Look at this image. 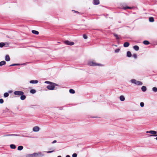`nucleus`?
Here are the masks:
<instances>
[{"label": "nucleus", "mask_w": 157, "mask_h": 157, "mask_svg": "<svg viewBox=\"0 0 157 157\" xmlns=\"http://www.w3.org/2000/svg\"><path fill=\"white\" fill-rule=\"evenodd\" d=\"M130 82H131L138 86L142 85L143 84L141 82L136 81L135 79H132L130 80Z\"/></svg>", "instance_id": "1"}, {"label": "nucleus", "mask_w": 157, "mask_h": 157, "mask_svg": "<svg viewBox=\"0 0 157 157\" xmlns=\"http://www.w3.org/2000/svg\"><path fill=\"white\" fill-rule=\"evenodd\" d=\"M146 133H149L150 134H152V135H149L150 136H155V135H157V132L153 130H151L149 131H147L146 132Z\"/></svg>", "instance_id": "2"}, {"label": "nucleus", "mask_w": 157, "mask_h": 157, "mask_svg": "<svg viewBox=\"0 0 157 157\" xmlns=\"http://www.w3.org/2000/svg\"><path fill=\"white\" fill-rule=\"evenodd\" d=\"M88 65L92 66H101V64L99 63H96L94 62L93 61H90L88 62Z\"/></svg>", "instance_id": "3"}, {"label": "nucleus", "mask_w": 157, "mask_h": 157, "mask_svg": "<svg viewBox=\"0 0 157 157\" xmlns=\"http://www.w3.org/2000/svg\"><path fill=\"white\" fill-rule=\"evenodd\" d=\"M44 155V154H42L40 152L34 153V157H41L43 156Z\"/></svg>", "instance_id": "4"}, {"label": "nucleus", "mask_w": 157, "mask_h": 157, "mask_svg": "<svg viewBox=\"0 0 157 157\" xmlns=\"http://www.w3.org/2000/svg\"><path fill=\"white\" fill-rule=\"evenodd\" d=\"M14 94L15 95L21 96V94H24V93L22 91H16L14 92Z\"/></svg>", "instance_id": "5"}, {"label": "nucleus", "mask_w": 157, "mask_h": 157, "mask_svg": "<svg viewBox=\"0 0 157 157\" xmlns=\"http://www.w3.org/2000/svg\"><path fill=\"white\" fill-rule=\"evenodd\" d=\"M64 42L66 44L70 46L73 45L74 44V42L67 40L65 41Z\"/></svg>", "instance_id": "6"}, {"label": "nucleus", "mask_w": 157, "mask_h": 157, "mask_svg": "<svg viewBox=\"0 0 157 157\" xmlns=\"http://www.w3.org/2000/svg\"><path fill=\"white\" fill-rule=\"evenodd\" d=\"M9 45V43H4L3 42L0 43V48H2L4 46L8 47Z\"/></svg>", "instance_id": "7"}, {"label": "nucleus", "mask_w": 157, "mask_h": 157, "mask_svg": "<svg viewBox=\"0 0 157 157\" xmlns=\"http://www.w3.org/2000/svg\"><path fill=\"white\" fill-rule=\"evenodd\" d=\"M46 87L49 90H52L54 89L55 87L53 85H50L47 86Z\"/></svg>", "instance_id": "8"}, {"label": "nucleus", "mask_w": 157, "mask_h": 157, "mask_svg": "<svg viewBox=\"0 0 157 157\" xmlns=\"http://www.w3.org/2000/svg\"><path fill=\"white\" fill-rule=\"evenodd\" d=\"M40 129V128L38 126H35L33 128V131L35 132H38Z\"/></svg>", "instance_id": "9"}, {"label": "nucleus", "mask_w": 157, "mask_h": 157, "mask_svg": "<svg viewBox=\"0 0 157 157\" xmlns=\"http://www.w3.org/2000/svg\"><path fill=\"white\" fill-rule=\"evenodd\" d=\"M19 135L18 134H6L3 136H19Z\"/></svg>", "instance_id": "10"}, {"label": "nucleus", "mask_w": 157, "mask_h": 157, "mask_svg": "<svg viewBox=\"0 0 157 157\" xmlns=\"http://www.w3.org/2000/svg\"><path fill=\"white\" fill-rule=\"evenodd\" d=\"M100 3L99 0H93V4L94 5H98Z\"/></svg>", "instance_id": "11"}, {"label": "nucleus", "mask_w": 157, "mask_h": 157, "mask_svg": "<svg viewBox=\"0 0 157 157\" xmlns=\"http://www.w3.org/2000/svg\"><path fill=\"white\" fill-rule=\"evenodd\" d=\"M5 60L6 61H9L10 60V58L8 55H6L5 56Z\"/></svg>", "instance_id": "12"}, {"label": "nucleus", "mask_w": 157, "mask_h": 157, "mask_svg": "<svg viewBox=\"0 0 157 157\" xmlns=\"http://www.w3.org/2000/svg\"><path fill=\"white\" fill-rule=\"evenodd\" d=\"M38 82L37 80H32L30 81L29 82L31 84H36Z\"/></svg>", "instance_id": "13"}, {"label": "nucleus", "mask_w": 157, "mask_h": 157, "mask_svg": "<svg viewBox=\"0 0 157 157\" xmlns=\"http://www.w3.org/2000/svg\"><path fill=\"white\" fill-rule=\"evenodd\" d=\"M129 45H130V44L129 43V42H125L123 46H124V47L126 48V47H127L128 46H129Z\"/></svg>", "instance_id": "14"}, {"label": "nucleus", "mask_w": 157, "mask_h": 157, "mask_svg": "<svg viewBox=\"0 0 157 157\" xmlns=\"http://www.w3.org/2000/svg\"><path fill=\"white\" fill-rule=\"evenodd\" d=\"M141 90L143 92H145L147 90V88L146 86H143L141 87Z\"/></svg>", "instance_id": "15"}, {"label": "nucleus", "mask_w": 157, "mask_h": 157, "mask_svg": "<svg viewBox=\"0 0 157 157\" xmlns=\"http://www.w3.org/2000/svg\"><path fill=\"white\" fill-rule=\"evenodd\" d=\"M26 98V97L24 94H21L20 97V99L21 100H25Z\"/></svg>", "instance_id": "16"}, {"label": "nucleus", "mask_w": 157, "mask_h": 157, "mask_svg": "<svg viewBox=\"0 0 157 157\" xmlns=\"http://www.w3.org/2000/svg\"><path fill=\"white\" fill-rule=\"evenodd\" d=\"M127 57H130L132 56V54L131 52L129 51H128L127 52Z\"/></svg>", "instance_id": "17"}, {"label": "nucleus", "mask_w": 157, "mask_h": 157, "mask_svg": "<svg viewBox=\"0 0 157 157\" xmlns=\"http://www.w3.org/2000/svg\"><path fill=\"white\" fill-rule=\"evenodd\" d=\"M122 9L123 10H126L127 9H132V7H129V6H126L125 7H122Z\"/></svg>", "instance_id": "18"}, {"label": "nucleus", "mask_w": 157, "mask_h": 157, "mask_svg": "<svg viewBox=\"0 0 157 157\" xmlns=\"http://www.w3.org/2000/svg\"><path fill=\"white\" fill-rule=\"evenodd\" d=\"M6 63L5 61H2L0 62V66H2L6 64Z\"/></svg>", "instance_id": "19"}, {"label": "nucleus", "mask_w": 157, "mask_h": 157, "mask_svg": "<svg viewBox=\"0 0 157 157\" xmlns=\"http://www.w3.org/2000/svg\"><path fill=\"white\" fill-rule=\"evenodd\" d=\"M32 32L33 33L36 35H38L39 33V32L38 31L35 30H32Z\"/></svg>", "instance_id": "20"}, {"label": "nucleus", "mask_w": 157, "mask_h": 157, "mask_svg": "<svg viewBox=\"0 0 157 157\" xmlns=\"http://www.w3.org/2000/svg\"><path fill=\"white\" fill-rule=\"evenodd\" d=\"M133 49L136 51H137L139 50V48L138 46L137 45H135L133 47Z\"/></svg>", "instance_id": "21"}, {"label": "nucleus", "mask_w": 157, "mask_h": 157, "mask_svg": "<svg viewBox=\"0 0 157 157\" xmlns=\"http://www.w3.org/2000/svg\"><path fill=\"white\" fill-rule=\"evenodd\" d=\"M143 43L145 45H147L150 44V42L149 41L146 40L143 42Z\"/></svg>", "instance_id": "22"}, {"label": "nucleus", "mask_w": 157, "mask_h": 157, "mask_svg": "<svg viewBox=\"0 0 157 157\" xmlns=\"http://www.w3.org/2000/svg\"><path fill=\"white\" fill-rule=\"evenodd\" d=\"M120 99L121 101H123L125 100V98L123 96L121 95L120 97Z\"/></svg>", "instance_id": "23"}, {"label": "nucleus", "mask_w": 157, "mask_h": 157, "mask_svg": "<svg viewBox=\"0 0 157 157\" xmlns=\"http://www.w3.org/2000/svg\"><path fill=\"white\" fill-rule=\"evenodd\" d=\"M10 147L11 149H15L16 148V146L13 144H10Z\"/></svg>", "instance_id": "24"}, {"label": "nucleus", "mask_w": 157, "mask_h": 157, "mask_svg": "<svg viewBox=\"0 0 157 157\" xmlns=\"http://www.w3.org/2000/svg\"><path fill=\"white\" fill-rule=\"evenodd\" d=\"M149 21L150 22H153L154 21V18L152 17H150L149 18Z\"/></svg>", "instance_id": "25"}, {"label": "nucleus", "mask_w": 157, "mask_h": 157, "mask_svg": "<svg viewBox=\"0 0 157 157\" xmlns=\"http://www.w3.org/2000/svg\"><path fill=\"white\" fill-rule=\"evenodd\" d=\"M23 147L22 146H19L17 147V150L19 151H21L23 149Z\"/></svg>", "instance_id": "26"}, {"label": "nucleus", "mask_w": 157, "mask_h": 157, "mask_svg": "<svg viewBox=\"0 0 157 157\" xmlns=\"http://www.w3.org/2000/svg\"><path fill=\"white\" fill-rule=\"evenodd\" d=\"M26 157H34V153L32 154H29L26 155Z\"/></svg>", "instance_id": "27"}, {"label": "nucleus", "mask_w": 157, "mask_h": 157, "mask_svg": "<svg viewBox=\"0 0 157 157\" xmlns=\"http://www.w3.org/2000/svg\"><path fill=\"white\" fill-rule=\"evenodd\" d=\"M113 36L116 37L117 39H120V37L117 34H116L115 33H113Z\"/></svg>", "instance_id": "28"}, {"label": "nucleus", "mask_w": 157, "mask_h": 157, "mask_svg": "<svg viewBox=\"0 0 157 157\" xmlns=\"http://www.w3.org/2000/svg\"><path fill=\"white\" fill-rule=\"evenodd\" d=\"M69 92L71 94H74L75 93V91L72 89H70L69 90Z\"/></svg>", "instance_id": "29"}, {"label": "nucleus", "mask_w": 157, "mask_h": 157, "mask_svg": "<svg viewBox=\"0 0 157 157\" xmlns=\"http://www.w3.org/2000/svg\"><path fill=\"white\" fill-rule=\"evenodd\" d=\"M30 92L32 94H34L36 92V91L34 89H31L30 90Z\"/></svg>", "instance_id": "30"}, {"label": "nucleus", "mask_w": 157, "mask_h": 157, "mask_svg": "<svg viewBox=\"0 0 157 157\" xmlns=\"http://www.w3.org/2000/svg\"><path fill=\"white\" fill-rule=\"evenodd\" d=\"M9 95V94L7 92L5 93L4 94V96L5 98L8 97Z\"/></svg>", "instance_id": "31"}, {"label": "nucleus", "mask_w": 157, "mask_h": 157, "mask_svg": "<svg viewBox=\"0 0 157 157\" xmlns=\"http://www.w3.org/2000/svg\"><path fill=\"white\" fill-rule=\"evenodd\" d=\"M20 64L19 63H14V64H11L9 66V67H11V66H19L20 65Z\"/></svg>", "instance_id": "32"}, {"label": "nucleus", "mask_w": 157, "mask_h": 157, "mask_svg": "<svg viewBox=\"0 0 157 157\" xmlns=\"http://www.w3.org/2000/svg\"><path fill=\"white\" fill-rule=\"evenodd\" d=\"M45 83L49 85H52L53 84V82L48 81H45Z\"/></svg>", "instance_id": "33"}, {"label": "nucleus", "mask_w": 157, "mask_h": 157, "mask_svg": "<svg viewBox=\"0 0 157 157\" xmlns=\"http://www.w3.org/2000/svg\"><path fill=\"white\" fill-rule=\"evenodd\" d=\"M152 90L154 92H157V88L156 87H153L152 89Z\"/></svg>", "instance_id": "34"}, {"label": "nucleus", "mask_w": 157, "mask_h": 157, "mask_svg": "<svg viewBox=\"0 0 157 157\" xmlns=\"http://www.w3.org/2000/svg\"><path fill=\"white\" fill-rule=\"evenodd\" d=\"M120 51V49L119 48H117V49H116L115 50V53H118L119 51Z\"/></svg>", "instance_id": "35"}, {"label": "nucleus", "mask_w": 157, "mask_h": 157, "mask_svg": "<svg viewBox=\"0 0 157 157\" xmlns=\"http://www.w3.org/2000/svg\"><path fill=\"white\" fill-rule=\"evenodd\" d=\"M140 106L141 107H143L144 106V102H140Z\"/></svg>", "instance_id": "36"}, {"label": "nucleus", "mask_w": 157, "mask_h": 157, "mask_svg": "<svg viewBox=\"0 0 157 157\" xmlns=\"http://www.w3.org/2000/svg\"><path fill=\"white\" fill-rule=\"evenodd\" d=\"M133 56L135 59H136L137 58V55L136 54H133Z\"/></svg>", "instance_id": "37"}, {"label": "nucleus", "mask_w": 157, "mask_h": 157, "mask_svg": "<svg viewBox=\"0 0 157 157\" xmlns=\"http://www.w3.org/2000/svg\"><path fill=\"white\" fill-rule=\"evenodd\" d=\"M83 37L84 39H86L87 38V36L86 34L83 35Z\"/></svg>", "instance_id": "38"}, {"label": "nucleus", "mask_w": 157, "mask_h": 157, "mask_svg": "<svg viewBox=\"0 0 157 157\" xmlns=\"http://www.w3.org/2000/svg\"><path fill=\"white\" fill-rule=\"evenodd\" d=\"M3 102H4V100H3V99H2V98L0 99V103L2 104L3 103Z\"/></svg>", "instance_id": "39"}, {"label": "nucleus", "mask_w": 157, "mask_h": 157, "mask_svg": "<svg viewBox=\"0 0 157 157\" xmlns=\"http://www.w3.org/2000/svg\"><path fill=\"white\" fill-rule=\"evenodd\" d=\"M72 157H77V154L75 153L73 154L72 155Z\"/></svg>", "instance_id": "40"}, {"label": "nucleus", "mask_w": 157, "mask_h": 157, "mask_svg": "<svg viewBox=\"0 0 157 157\" xmlns=\"http://www.w3.org/2000/svg\"><path fill=\"white\" fill-rule=\"evenodd\" d=\"M54 151V150H53V151H45V152L46 153H52Z\"/></svg>", "instance_id": "41"}, {"label": "nucleus", "mask_w": 157, "mask_h": 157, "mask_svg": "<svg viewBox=\"0 0 157 157\" xmlns=\"http://www.w3.org/2000/svg\"><path fill=\"white\" fill-rule=\"evenodd\" d=\"M72 12H74V13H79V12L77 11H76L74 10H72Z\"/></svg>", "instance_id": "42"}, {"label": "nucleus", "mask_w": 157, "mask_h": 157, "mask_svg": "<svg viewBox=\"0 0 157 157\" xmlns=\"http://www.w3.org/2000/svg\"><path fill=\"white\" fill-rule=\"evenodd\" d=\"M52 85H53L55 87V86H59V85L58 84H56V83H53V84H52Z\"/></svg>", "instance_id": "43"}, {"label": "nucleus", "mask_w": 157, "mask_h": 157, "mask_svg": "<svg viewBox=\"0 0 157 157\" xmlns=\"http://www.w3.org/2000/svg\"><path fill=\"white\" fill-rule=\"evenodd\" d=\"M57 142V141L56 140H54L52 142V144H54L56 143Z\"/></svg>", "instance_id": "44"}, {"label": "nucleus", "mask_w": 157, "mask_h": 157, "mask_svg": "<svg viewBox=\"0 0 157 157\" xmlns=\"http://www.w3.org/2000/svg\"><path fill=\"white\" fill-rule=\"evenodd\" d=\"M22 136H23V137L25 136V137H29L28 136H24V135H23Z\"/></svg>", "instance_id": "45"}, {"label": "nucleus", "mask_w": 157, "mask_h": 157, "mask_svg": "<svg viewBox=\"0 0 157 157\" xmlns=\"http://www.w3.org/2000/svg\"><path fill=\"white\" fill-rule=\"evenodd\" d=\"M21 65H26V63H23L21 64Z\"/></svg>", "instance_id": "46"}, {"label": "nucleus", "mask_w": 157, "mask_h": 157, "mask_svg": "<svg viewBox=\"0 0 157 157\" xmlns=\"http://www.w3.org/2000/svg\"><path fill=\"white\" fill-rule=\"evenodd\" d=\"M8 92L9 93H11L12 92V90H9V91Z\"/></svg>", "instance_id": "47"}, {"label": "nucleus", "mask_w": 157, "mask_h": 157, "mask_svg": "<svg viewBox=\"0 0 157 157\" xmlns=\"http://www.w3.org/2000/svg\"><path fill=\"white\" fill-rule=\"evenodd\" d=\"M155 136H157L156 138H155L157 140V134L156 135H155Z\"/></svg>", "instance_id": "48"}, {"label": "nucleus", "mask_w": 157, "mask_h": 157, "mask_svg": "<svg viewBox=\"0 0 157 157\" xmlns=\"http://www.w3.org/2000/svg\"><path fill=\"white\" fill-rule=\"evenodd\" d=\"M66 157H70V156L69 155H67L66 156Z\"/></svg>", "instance_id": "49"}, {"label": "nucleus", "mask_w": 157, "mask_h": 157, "mask_svg": "<svg viewBox=\"0 0 157 157\" xmlns=\"http://www.w3.org/2000/svg\"><path fill=\"white\" fill-rule=\"evenodd\" d=\"M57 157H62L61 156L59 155V156H57Z\"/></svg>", "instance_id": "50"}, {"label": "nucleus", "mask_w": 157, "mask_h": 157, "mask_svg": "<svg viewBox=\"0 0 157 157\" xmlns=\"http://www.w3.org/2000/svg\"><path fill=\"white\" fill-rule=\"evenodd\" d=\"M113 45H114V46H116V47H117V45H113Z\"/></svg>", "instance_id": "51"}, {"label": "nucleus", "mask_w": 157, "mask_h": 157, "mask_svg": "<svg viewBox=\"0 0 157 157\" xmlns=\"http://www.w3.org/2000/svg\"><path fill=\"white\" fill-rule=\"evenodd\" d=\"M6 109L7 110H8V109H7L6 108Z\"/></svg>", "instance_id": "52"}, {"label": "nucleus", "mask_w": 157, "mask_h": 157, "mask_svg": "<svg viewBox=\"0 0 157 157\" xmlns=\"http://www.w3.org/2000/svg\"><path fill=\"white\" fill-rule=\"evenodd\" d=\"M119 23H120L121 22L120 21L119 22Z\"/></svg>", "instance_id": "53"}]
</instances>
